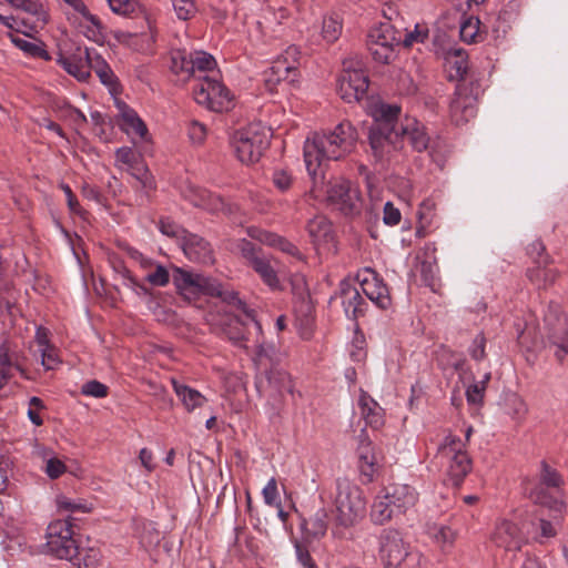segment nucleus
Masks as SVG:
<instances>
[{"instance_id": "64", "label": "nucleus", "mask_w": 568, "mask_h": 568, "mask_svg": "<svg viewBox=\"0 0 568 568\" xmlns=\"http://www.w3.org/2000/svg\"><path fill=\"white\" fill-rule=\"evenodd\" d=\"M38 352L41 355V364L45 369H54L58 366V354L53 346L49 345L45 351L40 349Z\"/></svg>"}, {"instance_id": "4", "label": "nucleus", "mask_w": 568, "mask_h": 568, "mask_svg": "<svg viewBox=\"0 0 568 568\" xmlns=\"http://www.w3.org/2000/svg\"><path fill=\"white\" fill-rule=\"evenodd\" d=\"M171 70L183 79L193 78V98L195 102L207 110H213L211 92L213 90L212 70L213 59L203 51L187 53L184 50H175L171 53Z\"/></svg>"}, {"instance_id": "25", "label": "nucleus", "mask_w": 568, "mask_h": 568, "mask_svg": "<svg viewBox=\"0 0 568 568\" xmlns=\"http://www.w3.org/2000/svg\"><path fill=\"white\" fill-rule=\"evenodd\" d=\"M385 498H389L398 514L405 513L415 506L418 493L407 484H393L385 489Z\"/></svg>"}, {"instance_id": "18", "label": "nucleus", "mask_w": 568, "mask_h": 568, "mask_svg": "<svg viewBox=\"0 0 568 568\" xmlns=\"http://www.w3.org/2000/svg\"><path fill=\"white\" fill-rule=\"evenodd\" d=\"M491 540L505 551H518L527 541V537L517 524L505 519L496 525Z\"/></svg>"}, {"instance_id": "62", "label": "nucleus", "mask_w": 568, "mask_h": 568, "mask_svg": "<svg viewBox=\"0 0 568 568\" xmlns=\"http://www.w3.org/2000/svg\"><path fill=\"white\" fill-rule=\"evenodd\" d=\"M540 477L547 487H558L561 484V478L558 473L550 468L545 462L541 463Z\"/></svg>"}, {"instance_id": "28", "label": "nucleus", "mask_w": 568, "mask_h": 568, "mask_svg": "<svg viewBox=\"0 0 568 568\" xmlns=\"http://www.w3.org/2000/svg\"><path fill=\"white\" fill-rule=\"evenodd\" d=\"M498 405L500 410L516 423L521 422L528 413L526 402L515 392H504Z\"/></svg>"}, {"instance_id": "13", "label": "nucleus", "mask_w": 568, "mask_h": 568, "mask_svg": "<svg viewBox=\"0 0 568 568\" xmlns=\"http://www.w3.org/2000/svg\"><path fill=\"white\" fill-rule=\"evenodd\" d=\"M300 51L295 45L287 47L272 65L264 72V82L268 91L273 92L281 82L293 81L298 64Z\"/></svg>"}, {"instance_id": "32", "label": "nucleus", "mask_w": 568, "mask_h": 568, "mask_svg": "<svg viewBox=\"0 0 568 568\" xmlns=\"http://www.w3.org/2000/svg\"><path fill=\"white\" fill-rule=\"evenodd\" d=\"M448 77L450 80H462L468 70V57L463 49H450L445 58Z\"/></svg>"}, {"instance_id": "43", "label": "nucleus", "mask_w": 568, "mask_h": 568, "mask_svg": "<svg viewBox=\"0 0 568 568\" xmlns=\"http://www.w3.org/2000/svg\"><path fill=\"white\" fill-rule=\"evenodd\" d=\"M314 30H320V36L323 41L333 43L342 33V22L335 16H326L323 18L321 27H314Z\"/></svg>"}, {"instance_id": "2", "label": "nucleus", "mask_w": 568, "mask_h": 568, "mask_svg": "<svg viewBox=\"0 0 568 568\" xmlns=\"http://www.w3.org/2000/svg\"><path fill=\"white\" fill-rule=\"evenodd\" d=\"M358 134L348 121H342L332 131L313 133L304 142V162L313 182L324 178L323 168L327 161H336L353 151Z\"/></svg>"}, {"instance_id": "20", "label": "nucleus", "mask_w": 568, "mask_h": 568, "mask_svg": "<svg viewBox=\"0 0 568 568\" xmlns=\"http://www.w3.org/2000/svg\"><path fill=\"white\" fill-rule=\"evenodd\" d=\"M119 111V126L133 142L150 140L149 131L139 114L124 102L116 103Z\"/></svg>"}, {"instance_id": "57", "label": "nucleus", "mask_w": 568, "mask_h": 568, "mask_svg": "<svg viewBox=\"0 0 568 568\" xmlns=\"http://www.w3.org/2000/svg\"><path fill=\"white\" fill-rule=\"evenodd\" d=\"M110 9L121 16H129L133 13L138 7L135 0H106Z\"/></svg>"}, {"instance_id": "48", "label": "nucleus", "mask_w": 568, "mask_h": 568, "mask_svg": "<svg viewBox=\"0 0 568 568\" xmlns=\"http://www.w3.org/2000/svg\"><path fill=\"white\" fill-rule=\"evenodd\" d=\"M428 38V29L424 26L416 24L413 31L406 32L404 37L400 36V44L405 48H410L417 43H424Z\"/></svg>"}, {"instance_id": "23", "label": "nucleus", "mask_w": 568, "mask_h": 568, "mask_svg": "<svg viewBox=\"0 0 568 568\" xmlns=\"http://www.w3.org/2000/svg\"><path fill=\"white\" fill-rule=\"evenodd\" d=\"M307 231L317 250L331 251L334 246L335 235L332 223L323 215H317L307 224Z\"/></svg>"}, {"instance_id": "19", "label": "nucleus", "mask_w": 568, "mask_h": 568, "mask_svg": "<svg viewBox=\"0 0 568 568\" xmlns=\"http://www.w3.org/2000/svg\"><path fill=\"white\" fill-rule=\"evenodd\" d=\"M449 114L452 121L457 125L475 118L476 98L469 92L466 85H458L456 88L454 98L449 104Z\"/></svg>"}, {"instance_id": "27", "label": "nucleus", "mask_w": 568, "mask_h": 568, "mask_svg": "<svg viewBox=\"0 0 568 568\" xmlns=\"http://www.w3.org/2000/svg\"><path fill=\"white\" fill-rule=\"evenodd\" d=\"M291 286L293 295L296 298L295 310L301 313L302 316L305 317L306 323H308L313 311V304L305 276L303 274H294L291 277Z\"/></svg>"}, {"instance_id": "42", "label": "nucleus", "mask_w": 568, "mask_h": 568, "mask_svg": "<svg viewBox=\"0 0 568 568\" xmlns=\"http://www.w3.org/2000/svg\"><path fill=\"white\" fill-rule=\"evenodd\" d=\"M11 42L26 54L34 58H40L45 61L50 60L51 57L44 49V44L40 41H29L22 38L14 36L13 33H9Z\"/></svg>"}, {"instance_id": "3", "label": "nucleus", "mask_w": 568, "mask_h": 568, "mask_svg": "<svg viewBox=\"0 0 568 568\" xmlns=\"http://www.w3.org/2000/svg\"><path fill=\"white\" fill-rule=\"evenodd\" d=\"M215 312L224 313L219 320L221 332L235 345L246 347L252 334L261 333V325L253 310L226 285L215 283Z\"/></svg>"}, {"instance_id": "54", "label": "nucleus", "mask_w": 568, "mask_h": 568, "mask_svg": "<svg viewBox=\"0 0 568 568\" xmlns=\"http://www.w3.org/2000/svg\"><path fill=\"white\" fill-rule=\"evenodd\" d=\"M528 276L530 281L537 284L542 283L544 285H547L548 283H552L555 281V270L551 267H537L530 270L528 272Z\"/></svg>"}, {"instance_id": "30", "label": "nucleus", "mask_w": 568, "mask_h": 568, "mask_svg": "<svg viewBox=\"0 0 568 568\" xmlns=\"http://www.w3.org/2000/svg\"><path fill=\"white\" fill-rule=\"evenodd\" d=\"M173 281L178 290L183 293H199L209 286V281L200 274L180 267L174 270Z\"/></svg>"}, {"instance_id": "41", "label": "nucleus", "mask_w": 568, "mask_h": 568, "mask_svg": "<svg viewBox=\"0 0 568 568\" xmlns=\"http://www.w3.org/2000/svg\"><path fill=\"white\" fill-rule=\"evenodd\" d=\"M55 505L60 513L74 514L82 513L88 514L93 510V504L85 499H73L65 495H59L55 498Z\"/></svg>"}, {"instance_id": "63", "label": "nucleus", "mask_w": 568, "mask_h": 568, "mask_svg": "<svg viewBox=\"0 0 568 568\" xmlns=\"http://www.w3.org/2000/svg\"><path fill=\"white\" fill-rule=\"evenodd\" d=\"M175 13L179 19L186 20L195 11V7L192 0H172Z\"/></svg>"}, {"instance_id": "35", "label": "nucleus", "mask_w": 568, "mask_h": 568, "mask_svg": "<svg viewBox=\"0 0 568 568\" xmlns=\"http://www.w3.org/2000/svg\"><path fill=\"white\" fill-rule=\"evenodd\" d=\"M247 232L252 239H255L266 245L276 247L284 253L291 255H295L297 253V248L294 244L274 233H270L267 231H263L256 227H250Z\"/></svg>"}, {"instance_id": "37", "label": "nucleus", "mask_w": 568, "mask_h": 568, "mask_svg": "<svg viewBox=\"0 0 568 568\" xmlns=\"http://www.w3.org/2000/svg\"><path fill=\"white\" fill-rule=\"evenodd\" d=\"M397 513V509L394 508L393 503L389 498H385V491L382 490L375 498L372 510L371 518L377 525H384L389 521Z\"/></svg>"}, {"instance_id": "55", "label": "nucleus", "mask_w": 568, "mask_h": 568, "mask_svg": "<svg viewBox=\"0 0 568 568\" xmlns=\"http://www.w3.org/2000/svg\"><path fill=\"white\" fill-rule=\"evenodd\" d=\"M348 353L351 358L356 363H362L366 358V344L363 336L354 337L349 345Z\"/></svg>"}, {"instance_id": "11", "label": "nucleus", "mask_w": 568, "mask_h": 568, "mask_svg": "<svg viewBox=\"0 0 568 568\" xmlns=\"http://www.w3.org/2000/svg\"><path fill=\"white\" fill-rule=\"evenodd\" d=\"M545 335L548 342L556 346L555 355L562 361L568 353V332L566 328V318L562 315L558 303H550L544 316Z\"/></svg>"}, {"instance_id": "39", "label": "nucleus", "mask_w": 568, "mask_h": 568, "mask_svg": "<svg viewBox=\"0 0 568 568\" xmlns=\"http://www.w3.org/2000/svg\"><path fill=\"white\" fill-rule=\"evenodd\" d=\"M79 24L83 29L85 37L94 42H102L104 39L102 32L103 27L99 18L92 14L88 8L79 13Z\"/></svg>"}, {"instance_id": "49", "label": "nucleus", "mask_w": 568, "mask_h": 568, "mask_svg": "<svg viewBox=\"0 0 568 568\" xmlns=\"http://www.w3.org/2000/svg\"><path fill=\"white\" fill-rule=\"evenodd\" d=\"M136 161L135 153L131 148L123 146L115 152V165L120 170L129 171Z\"/></svg>"}, {"instance_id": "15", "label": "nucleus", "mask_w": 568, "mask_h": 568, "mask_svg": "<svg viewBox=\"0 0 568 568\" xmlns=\"http://www.w3.org/2000/svg\"><path fill=\"white\" fill-rule=\"evenodd\" d=\"M356 281L366 297L377 307L386 310L390 306L392 298L388 287L374 270L369 267L359 270L356 274Z\"/></svg>"}, {"instance_id": "26", "label": "nucleus", "mask_w": 568, "mask_h": 568, "mask_svg": "<svg viewBox=\"0 0 568 568\" xmlns=\"http://www.w3.org/2000/svg\"><path fill=\"white\" fill-rule=\"evenodd\" d=\"M339 292L342 304L347 317L357 318L365 313L367 304L357 287L353 286L347 281H342Z\"/></svg>"}, {"instance_id": "60", "label": "nucleus", "mask_w": 568, "mask_h": 568, "mask_svg": "<svg viewBox=\"0 0 568 568\" xmlns=\"http://www.w3.org/2000/svg\"><path fill=\"white\" fill-rule=\"evenodd\" d=\"M295 552L297 561L304 567V568H317L315 561L313 560L310 551L304 546V542L301 540H296L294 544Z\"/></svg>"}, {"instance_id": "52", "label": "nucleus", "mask_w": 568, "mask_h": 568, "mask_svg": "<svg viewBox=\"0 0 568 568\" xmlns=\"http://www.w3.org/2000/svg\"><path fill=\"white\" fill-rule=\"evenodd\" d=\"M45 24H39L34 22L30 17L20 18L17 16V24L16 32L22 33L26 37H33L34 33H38L40 29H42Z\"/></svg>"}, {"instance_id": "22", "label": "nucleus", "mask_w": 568, "mask_h": 568, "mask_svg": "<svg viewBox=\"0 0 568 568\" xmlns=\"http://www.w3.org/2000/svg\"><path fill=\"white\" fill-rule=\"evenodd\" d=\"M328 513L326 508L317 509L308 519L301 517V539L305 545L320 540L326 535Z\"/></svg>"}, {"instance_id": "8", "label": "nucleus", "mask_w": 568, "mask_h": 568, "mask_svg": "<svg viewBox=\"0 0 568 568\" xmlns=\"http://www.w3.org/2000/svg\"><path fill=\"white\" fill-rule=\"evenodd\" d=\"M379 556L385 568H422L425 562L424 556L406 545L396 530L382 534Z\"/></svg>"}, {"instance_id": "9", "label": "nucleus", "mask_w": 568, "mask_h": 568, "mask_svg": "<svg viewBox=\"0 0 568 568\" xmlns=\"http://www.w3.org/2000/svg\"><path fill=\"white\" fill-rule=\"evenodd\" d=\"M437 458L454 486H458L471 470L473 464L465 443L454 434L445 436L438 447Z\"/></svg>"}, {"instance_id": "53", "label": "nucleus", "mask_w": 568, "mask_h": 568, "mask_svg": "<svg viewBox=\"0 0 568 568\" xmlns=\"http://www.w3.org/2000/svg\"><path fill=\"white\" fill-rule=\"evenodd\" d=\"M154 271L146 275V281L154 286H165L170 282L168 270L160 264L153 262Z\"/></svg>"}, {"instance_id": "40", "label": "nucleus", "mask_w": 568, "mask_h": 568, "mask_svg": "<svg viewBox=\"0 0 568 568\" xmlns=\"http://www.w3.org/2000/svg\"><path fill=\"white\" fill-rule=\"evenodd\" d=\"M173 388L187 412H193L205 403V398L195 389L173 381Z\"/></svg>"}, {"instance_id": "24", "label": "nucleus", "mask_w": 568, "mask_h": 568, "mask_svg": "<svg viewBox=\"0 0 568 568\" xmlns=\"http://www.w3.org/2000/svg\"><path fill=\"white\" fill-rule=\"evenodd\" d=\"M382 465V458L371 442H362L358 447V468L363 483H372Z\"/></svg>"}, {"instance_id": "6", "label": "nucleus", "mask_w": 568, "mask_h": 568, "mask_svg": "<svg viewBox=\"0 0 568 568\" xmlns=\"http://www.w3.org/2000/svg\"><path fill=\"white\" fill-rule=\"evenodd\" d=\"M270 139V128L262 122H253L233 133L231 145L242 163L252 164L261 159Z\"/></svg>"}, {"instance_id": "17", "label": "nucleus", "mask_w": 568, "mask_h": 568, "mask_svg": "<svg viewBox=\"0 0 568 568\" xmlns=\"http://www.w3.org/2000/svg\"><path fill=\"white\" fill-rule=\"evenodd\" d=\"M93 52L77 48L70 54L60 53L57 62L78 81H87L91 74Z\"/></svg>"}, {"instance_id": "59", "label": "nucleus", "mask_w": 568, "mask_h": 568, "mask_svg": "<svg viewBox=\"0 0 568 568\" xmlns=\"http://www.w3.org/2000/svg\"><path fill=\"white\" fill-rule=\"evenodd\" d=\"M81 392L87 396L103 398L108 395V387L98 381H90L83 384Z\"/></svg>"}, {"instance_id": "58", "label": "nucleus", "mask_w": 568, "mask_h": 568, "mask_svg": "<svg viewBox=\"0 0 568 568\" xmlns=\"http://www.w3.org/2000/svg\"><path fill=\"white\" fill-rule=\"evenodd\" d=\"M272 181L277 190L285 192L291 187L293 183V176L288 171L277 169L273 172Z\"/></svg>"}, {"instance_id": "38", "label": "nucleus", "mask_w": 568, "mask_h": 568, "mask_svg": "<svg viewBox=\"0 0 568 568\" xmlns=\"http://www.w3.org/2000/svg\"><path fill=\"white\" fill-rule=\"evenodd\" d=\"M273 262V260L262 255L261 257H255L251 266L261 276V278L267 286H270L273 290H276L280 287V281Z\"/></svg>"}, {"instance_id": "31", "label": "nucleus", "mask_w": 568, "mask_h": 568, "mask_svg": "<svg viewBox=\"0 0 568 568\" xmlns=\"http://www.w3.org/2000/svg\"><path fill=\"white\" fill-rule=\"evenodd\" d=\"M427 535L443 552H449L457 538V530L446 525L432 524L427 527Z\"/></svg>"}, {"instance_id": "1", "label": "nucleus", "mask_w": 568, "mask_h": 568, "mask_svg": "<svg viewBox=\"0 0 568 568\" xmlns=\"http://www.w3.org/2000/svg\"><path fill=\"white\" fill-rule=\"evenodd\" d=\"M366 112L373 118L369 129V143L374 154L382 159L403 146L407 139L412 148L422 152L429 146V136L423 123L416 119H406L398 124L400 109L395 104H386L379 99L372 98L365 105Z\"/></svg>"}, {"instance_id": "5", "label": "nucleus", "mask_w": 568, "mask_h": 568, "mask_svg": "<svg viewBox=\"0 0 568 568\" xmlns=\"http://www.w3.org/2000/svg\"><path fill=\"white\" fill-rule=\"evenodd\" d=\"M277 359L278 354L274 345H257L254 361L260 371L256 386L261 393L275 396L292 390L290 376L277 365Z\"/></svg>"}, {"instance_id": "16", "label": "nucleus", "mask_w": 568, "mask_h": 568, "mask_svg": "<svg viewBox=\"0 0 568 568\" xmlns=\"http://www.w3.org/2000/svg\"><path fill=\"white\" fill-rule=\"evenodd\" d=\"M327 197L345 215L357 214L361 209L358 190L349 181H338L327 190Z\"/></svg>"}, {"instance_id": "61", "label": "nucleus", "mask_w": 568, "mask_h": 568, "mask_svg": "<svg viewBox=\"0 0 568 568\" xmlns=\"http://www.w3.org/2000/svg\"><path fill=\"white\" fill-rule=\"evenodd\" d=\"M65 470L67 467L64 463L59 458L50 457L49 459H47L44 471L50 478L55 479L63 475Z\"/></svg>"}, {"instance_id": "21", "label": "nucleus", "mask_w": 568, "mask_h": 568, "mask_svg": "<svg viewBox=\"0 0 568 568\" xmlns=\"http://www.w3.org/2000/svg\"><path fill=\"white\" fill-rule=\"evenodd\" d=\"M530 498L538 504L547 506L551 511H554V516L551 520H547L545 518H540L539 527H540V536L544 538L555 537L557 534V527L561 524V511L565 508V505L561 500L550 499L542 491L532 490L530 493Z\"/></svg>"}, {"instance_id": "10", "label": "nucleus", "mask_w": 568, "mask_h": 568, "mask_svg": "<svg viewBox=\"0 0 568 568\" xmlns=\"http://www.w3.org/2000/svg\"><path fill=\"white\" fill-rule=\"evenodd\" d=\"M367 44L375 61L389 63L395 57V47L400 45V34L389 22H383L371 29Z\"/></svg>"}, {"instance_id": "46", "label": "nucleus", "mask_w": 568, "mask_h": 568, "mask_svg": "<svg viewBox=\"0 0 568 568\" xmlns=\"http://www.w3.org/2000/svg\"><path fill=\"white\" fill-rule=\"evenodd\" d=\"M18 10L27 13L34 22L39 24H47L49 16L44 6L38 0H23V3Z\"/></svg>"}, {"instance_id": "44", "label": "nucleus", "mask_w": 568, "mask_h": 568, "mask_svg": "<svg viewBox=\"0 0 568 568\" xmlns=\"http://www.w3.org/2000/svg\"><path fill=\"white\" fill-rule=\"evenodd\" d=\"M236 95L223 83L215 80V113L229 112L236 105Z\"/></svg>"}, {"instance_id": "34", "label": "nucleus", "mask_w": 568, "mask_h": 568, "mask_svg": "<svg viewBox=\"0 0 568 568\" xmlns=\"http://www.w3.org/2000/svg\"><path fill=\"white\" fill-rule=\"evenodd\" d=\"M185 256L194 262L203 261L210 253V244L195 234H186L181 240Z\"/></svg>"}, {"instance_id": "33", "label": "nucleus", "mask_w": 568, "mask_h": 568, "mask_svg": "<svg viewBox=\"0 0 568 568\" xmlns=\"http://www.w3.org/2000/svg\"><path fill=\"white\" fill-rule=\"evenodd\" d=\"M149 32L142 33L141 37L136 34L115 32V38L120 43L132 47L135 50H146L155 41L156 30L150 18H146Z\"/></svg>"}, {"instance_id": "36", "label": "nucleus", "mask_w": 568, "mask_h": 568, "mask_svg": "<svg viewBox=\"0 0 568 568\" xmlns=\"http://www.w3.org/2000/svg\"><path fill=\"white\" fill-rule=\"evenodd\" d=\"M247 232L252 239H255L266 245L276 247L284 253L291 255H295L297 253V248L294 244L274 233H270L267 231H263L256 227H250Z\"/></svg>"}, {"instance_id": "47", "label": "nucleus", "mask_w": 568, "mask_h": 568, "mask_svg": "<svg viewBox=\"0 0 568 568\" xmlns=\"http://www.w3.org/2000/svg\"><path fill=\"white\" fill-rule=\"evenodd\" d=\"M91 70H94L101 82L108 87L114 84V74L108 63L101 58V55L94 53L91 63Z\"/></svg>"}, {"instance_id": "50", "label": "nucleus", "mask_w": 568, "mask_h": 568, "mask_svg": "<svg viewBox=\"0 0 568 568\" xmlns=\"http://www.w3.org/2000/svg\"><path fill=\"white\" fill-rule=\"evenodd\" d=\"M485 385L483 383L474 382L466 389V399L468 405L476 408L480 407L485 396Z\"/></svg>"}, {"instance_id": "51", "label": "nucleus", "mask_w": 568, "mask_h": 568, "mask_svg": "<svg viewBox=\"0 0 568 568\" xmlns=\"http://www.w3.org/2000/svg\"><path fill=\"white\" fill-rule=\"evenodd\" d=\"M264 503L267 506L280 508V495L277 489V481L272 477L262 490Z\"/></svg>"}, {"instance_id": "45", "label": "nucleus", "mask_w": 568, "mask_h": 568, "mask_svg": "<svg viewBox=\"0 0 568 568\" xmlns=\"http://www.w3.org/2000/svg\"><path fill=\"white\" fill-rule=\"evenodd\" d=\"M460 39L466 43H476L483 39L480 21L477 17H468L460 23Z\"/></svg>"}, {"instance_id": "29", "label": "nucleus", "mask_w": 568, "mask_h": 568, "mask_svg": "<svg viewBox=\"0 0 568 568\" xmlns=\"http://www.w3.org/2000/svg\"><path fill=\"white\" fill-rule=\"evenodd\" d=\"M358 409L366 425L378 429L384 424V410L371 396L362 393L358 398Z\"/></svg>"}, {"instance_id": "12", "label": "nucleus", "mask_w": 568, "mask_h": 568, "mask_svg": "<svg viewBox=\"0 0 568 568\" xmlns=\"http://www.w3.org/2000/svg\"><path fill=\"white\" fill-rule=\"evenodd\" d=\"M47 549L60 559H71L77 554L71 525L64 520L51 523L47 529Z\"/></svg>"}, {"instance_id": "56", "label": "nucleus", "mask_w": 568, "mask_h": 568, "mask_svg": "<svg viewBox=\"0 0 568 568\" xmlns=\"http://www.w3.org/2000/svg\"><path fill=\"white\" fill-rule=\"evenodd\" d=\"M128 172H130L138 181H140L143 187H152V175L143 163L135 162V164Z\"/></svg>"}, {"instance_id": "14", "label": "nucleus", "mask_w": 568, "mask_h": 568, "mask_svg": "<svg viewBox=\"0 0 568 568\" xmlns=\"http://www.w3.org/2000/svg\"><path fill=\"white\" fill-rule=\"evenodd\" d=\"M337 88L344 101H361L368 89V77L362 68H351L344 63Z\"/></svg>"}, {"instance_id": "7", "label": "nucleus", "mask_w": 568, "mask_h": 568, "mask_svg": "<svg viewBox=\"0 0 568 568\" xmlns=\"http://www.w3.org/2000/svg\"><path fill=\"white\" fill-rule=\"evenodd\" d=\"M334 505L337 523L341 526L349 527L364 516L366 499L363 490L356 484L347 478H338Z\"/></svg>"}]
</instances>
